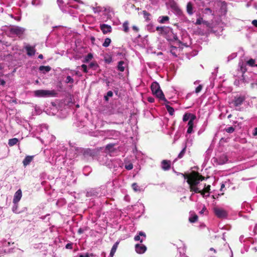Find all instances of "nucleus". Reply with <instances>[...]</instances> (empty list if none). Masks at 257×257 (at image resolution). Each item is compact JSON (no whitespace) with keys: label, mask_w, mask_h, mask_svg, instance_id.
Here are the masks:
<instances>
[{"label":"nucleus","mask_w":257,"mask_h":257,"mask_svg":"<svg viewBox=\"0 0 257 257\" xmlns=\"http://www.w3.org/2000/svg\"><path fill=\"white\" fill-rule=\"evenodd\" d=\"M81 67L84 72L87 73L88 72L87 66L85 64H82Z\"/></svg>","instance_id":"nucleus-56"},{"label":"nucleus","mask_w":257,"mask_h":257,"mask_svg":"<svg viewBox=\"0 0 257 257\" xmlns=\"http://www.w3.org/2000/svg\"><path fill=\"white\" fill-rule=\"evenodd\" d=\"M72 245H73L72 243H68L67 244H66L65 247L67 249H71L72 248Z\"/></svg>","instance_id":"nucleus-58"},{"label":"nucleus","mask_w":257,"mask_h":257,"mask_svg":"<svg viewBox=\"0 0 257 257\" xmlns=\"http://www.w3.org/2000/svg\"><path fill=\"white\" fill-rule=\"evenodd\" d=\"M25 49L27 51V54L29 56H32L35 55L36 50L34 47L27 45L25 47Z\"/></svg>","instance_id":"nucleus-25"},{"label":"nucleus","mask_w":257,"mask_h":257,"mask_svg":"<svg viewBox=\"0 0 257 257\" xmlns=\"http://www.w3.org/2000/svg\"><path fill=\"white\" fill-rule=\"evenodd\" d=\"M113 147V144H108L106 146L105 149L107 150L110 151Z\"/></svg>","instance_id":"nucleus-57"},{"label":"nucleus","mask_w":257,"mask_h":257,"mask_svg":"<svg viewBox=\"0 0 257 257\" xmlns=\"http://www.w3.org/2000/svg\"><path fill=\"white\" fill-rule=\"evenodd\" d=\"M55 140V137L52 135L48 134V136L45 138L44 139H40V140L43 144H45V145H47L50 144Z\"/></svg>","instance_id":"nucleus-16"},{"label":"nucleus","mask_w":257,"mask_h":257,"mask_svg":"<svg viewBox=\"0 0 257 257\" xmlns=\"http://www.w3.org/2000/svg\"><path fill=\"white\" fill-rule=\"evenodd\" d=\"M203 22V19L202 18H198L196 21L195 24L196 25H200Z\"/></svg>","instance_id":"nucleus-54"},{"label":"nucleus","mask_w":257,"mask_h":257,"mask_svg":"<svg viewBox=\"0 0 257 257\" xmlns=\"http://www.w3.org/2000/svg\"><path fill=\"white\" fill-rule=\"evenodd\" d=\"M186 146L185 145L184 146V147L183 148V149L182 150V151L180 152V153L179 154V155L178 156V159H181L184 156V155L185 153V152H186Z\"/></svg>","instance_id":"nucleus-50"},{"label":"nucleus","mask_w":257,"mask_h":257,"mask_svg":"<svg viewBox=\"0 0 257 257\" xmlns=\"http://www.w3.org/2000/svg\"><path fill=\"white\" fill-rule=\"evenodd\" d=\"M146 235L143 231H139L138 234L135 236L134 239L135 241H139L142 242L146 239Z\"/></svg>","instance_id":"nucleus-20"},{"label":"nucleus","mask_w":257,"mask_h":257,"mask_svg":"<svg viewBox=\"0 0 257 257\" xmlns=\"http://www.w3.org/2000/svg\"><path fill=\"white\" fill-rule=\"evenodd\" d=\"M132 187L135 192H140L143 191V188L139 186L136 183H133Z\"/></svg>","instance_id":"nucleus-36"},{"label":"nucleus","mask_w":257,"mask_h":257,"mask_svg":"<svg viewBox=\"0 0 257 257\" xmlns=\"http://www.w3.org/2000/svg\"><path fill=\"white\" fill-rule=\"evenodd\" d=\"M19 142V140L17 138H13L9 140L8 144L10 146H13L16 145Z\"/></svg>","instance_id":"nucleus-42"},{"label":"nucleus","mask_w":257,"mask_h":257,"mask_svg":"<svg viewBox=\"0 0 257 257\" xmlns=\"http://www.w3.org/2000/svg\"><path fill=\"white\" fill-rule=\"evenodd\" d=\"M57 2L59 8L62 12L64 13H68L71 15L74 16V14H75V10L72 8L76 9L77 8L78 6L74 5L72 6L68 4L66 5H63L64 3L63 0H57Z\"/></svg>","instance_id":"nucleus-6"},{"label":"nucleus","mask_w":257,"mask_h":257,"mask_svg":"<svg viewBox=\"0 0 257 257\" xmlns=\"http://www.w3.org/2000/svg\"><path fill=\"white\" fill-rule=\"evenodd\" d=\"M125 165H124V168L127 170H132L133 168V165L132 163L131 162H126L125 161Z\"/></svg>","instance_id":"nucleus-48"},{"label":"nucleus","mask_w":257,"mask_h":257,"mask_svg":"<svg viewBox=\"0 0 257 257\" xmlns=\"http://www.w3.org/2000/svg\"><path fill=\"white\" fill-rule=\"evenodd\" d=\"M214 159L218 165H223L228 161V158L225 154H221L219 156L217 155Z\"/></svg>","instance_id":"nucleus-15"},{"label":"nucleus","mask_w":257,"mask_h":257,"mask_svg":"<svg viewBox=\"0 0 257 257\" xmlns=\"http://www.w3.org/2000/svg\"><path fill=\"white\" fill-rule=\"evenodd\" d=\"M93 58V55L91 53L88 54L84 58L83 62L87 63L90 61Z\"/></svg>","instance_id":"nucleus-46"},{"label":"nucleus","mask_w":257,"mask_h":257,"mask_svg":"<svg viewBox=\"0 0 257 257\" xmlns=\"http://www.w3.org/2000/svg\"><path fill=\"white\" fill-rule=\"evenodd\" d=\"M252 135L254 137H256L257 136V127H255L253 130V132H252Z\"/></svg>","instance_id":"nucleus-60"},{"label":"nucleus","mask_w":257,"mask_h":257,"mask_svg":"<svg viewBox=\"0 0 257 257\" xmlns=\"http://www.w3.org/2000/svg\"><path fill=\"white\" fill-rule=\"evenodd\" d=\"M225 131L228 133H232L234 131V128L232 126H229L225 128Z\"/></svg>","instance_id":"nucleus-52"},{"label":"nucleus","mask_w":257,"mask_h":257,"mask_svg":"<svg viewBox=\"0 0 257 257\" xmlns=\"http://www.w3.org/2000/svg\"><path fill=\"white\" fill-rule=\"evenodd\" d=\"M101 188L91 189L89 191H87L86 193V196L92 197H100L103 194L102 192H101Z\"/></svg>","instance_id":"nucleus-12"},{"label":"nucleus","mask_w":257,"mask_h":257,"mask_svg":"<svg viewBox=\"0 0 257 257\" xmlns=\"http://www.w3.org/2000/svg\"><path fill=\"white\" fill-rule=\"evenodd\" d=\"M215 28H213L212 30V32L215 34L217 36H220L222 34L223 29L220 28L219 30H215Z\"/></svg>","instance_id":"nucleus-44"},{"label":"nucleus","mask_w":257,"mask_h":257,"mask_svg":"<svg viewBox=\"0 0 257 257\" xmlns=\"http://www.w3.org/2000/svg\"><path fill=\"white\" fill-rule=\"evenodd\" d=\"M98 160L100 163L103 165H105L109 168H122L123 164L119 159H113L109 160L107 156L101 155L99 157Z\"/></svg>","instance_id":"nucleus-5"},{"label":"nucleus","mask_w":257,"mask_h":257,"mask_svg":"<svg viewBox=\"0 0 257 257\" xmlns=\"http://www.w3.org/2000/svg\"><path fill=\"white\" fill-rule=\"evenodd\" d=\"M106 134L109 139H116L119 136L120 133L115 130H109L107 131Z\"/></svg>","instance_id":"nucleus-17"},{"label":"nucleus","mask_w":257,"mask_h":257,"mask_svg":"<svg viewBox=\"0 0 257 257\" xmlns=\"http://www.w3.org/2000/svg\"><path fill=\"white\" fill-rule=\"evenodd\" d=\"M198 219L197 215L194 213H190V217L189 218V221L191 223L195 222Z\"/></svg>","instance_id":"nucleus-35"},{"label":"nucleus","mask_w":257,"mask_h":257,"mask_svg":"<svg viewBox=\"0 0 257 257\" xmlns=\"http://www.w3.org/2000/svg\"><path fill=\"white\" fill-rule=\"evenodd\" d=\"M89 67L93 70H96L99 67L98 64L96 62H91L89 64Z\"/></svg>","instance_id":"nucleus-43"},{"label":"nucleus","mask_w":257,"mask_h":257,"mask_svg":"<svg viewBox=\"0 0 257 257\" xmlns=\"http://www.w3.org/2000/svg\"><path fill=\"white\" fill-rule=\"evenodd\" d=\"M66 73L67 74V76L65 80V82L67 84H73L74 82V80L72 78V76L77 74V72L74 70H68V72H66Z\"/></svg>","instance_id":"nucleus-14"},{"label":"nucleus","mask_w":257,"mask_h":257,"mask_svg":"<svg viewBox=\"0 0 257 257\" xmlns=\"http://www.w3.org/2000/svg\"><path fill=\"white\" fill-rule=\"evenodd\" d=\"M68 145L70 147V150L73 152V155H69L70 160L81 159L88 161L92 159L95 156V152L94 150L79 148L75 146L74 143H69Z\"/></svg>","instance_id":"nucleus-3"},{"label":"nucleus","mask_w":257,"mask_h":257,"mask_svg":"<svg viewBox=\"0 0 257 257\" xmlns=\"http://www.w3.org/2000/svg\"><path fill=\"white\" fill-rule=\"evenodd\" d=\"M196 116L195 115L190 113H185L183 117V121H187L188 120L192 119V122H194V119H195Z\"/></svg>","instance_id":"nucleus-26"},{"label":"nucleus","mask_w":257,"mask_h":257,"mask_svg":"<svg viewBox=\"0 0 257 257\" xmlns=\"http://www.w3.org/2000/svg\"><path fill=\"white\" fill-rule=\"evenodd\" d=\"M135 249L137 253L142 254L146 251L147 247L143 244H137L135 245Z\"/></svg>","instance_id":"nucleus-23"},{"label":"nucleus","mask_w":257,"mask_h":257,"mask_svg":"<svg viewBox=\"0 0 257 257\" xmlns=\"http://www.w3.org/2000/svg\"><path fill=\"white\" fill-rule=\"evenodd\" d=\"M104 61L107 64L111 63L112 61V57L108 54L105 55L104 56Z\"/></svg>","instance_id":"nucleus-39"},{"label":"nucleus","mask_w":257,"mask_h":257,"mask_svg":"<svg viewBox=\"0 0 257 257\" xmlns=\"http://www.w3.org/2000/svg\"><path fill=\"white\" fill-rule=\"evenodd\" d=\"M165 28V27H157L156 30L158 31L162 32Z\"/></svg>","instance_id":"nucleus-61"},{"label":"nucleus","mask_w":257,"mask_h":257,"mask_svg":"<svg viewBox=\"0 0 257 257\" xmlns=\"http://www.w3.org/2000/svg\"><path fill=\"white\" fill-rule=\"evenodd\" d=\"M79 257H89V256H88V253H86L84 254H80L79 255Z\"/></svg>","instance_id":"nucleus-64"},{"label":"nucleus","mask_w":257,"mask_h":257,"mask_svg":"<svg viewBox=\"0 0 257 257\" xmlns=\"http://www.w3.org/2000/svg\"><path fill=\"white\" fill-rule=\"evenodd\" d=\"M255 60L252 59H249L247 63L240 61L238 63V67L236 70V74H234L235 80L234 84L237 86H241L242 84L248 83L251 79L255 77V74L246 71V65L253 66Z\"/></svg>","instance_id":"nucleus-1"},{"label":"nucleus","mask_w":257,"mask_h":257,"mask_svg":"<svg viewBox=\"0 0 257 257\" xmlns=\"http://www.w3.org/2000/svg\"><path fill=\"white\" fill-rule=\"evenodd\" d=\"M256 230H257V224H255V226L253 227V231H252L253 235L256 234Z\"/></svg>","instance_id":"nucleus-62"},{"label":"nucleus","mask_w":257,"mask_h":257,"mask_svg":"<svg viewBox=\"0 0 257 257\" xmlns=\"http://www.w3.org/2000/svg\"><path fill=\"white\" fill-rule=\"evenodd\" d=\"M173 10L174 11L175 14L177 16H181L183 15V13L182 11L177 6L173 7Z\"/></svg>","instance_id":"nucleus-34"},{"label":"nucleus","mask_w":257,"mask_h":257,"mask_svg":"<svg viewBox=\"0 0 257 257\" xmlns=\"http://www.w3.org/2000/svg\"><path fill=\"white\" fill-rule=\"evenodd\" d=\"M34 156H26L23 161V165L26 167L29 165L32 161Z\"/></svg>","instance_id":"nucleus-28"},{"label":"nucleus","mask_w":257,"mask_h":257,"mask_svg":"<svg viewBox=\"0 0 257 257\" xmlns=\"http://www.w3.org/2000/svg\"><path fill=\"white\" fill-rule=\"evenodd\" d=\"M202 188V191L204 192L205 194V196H203V197H207L209 196V190H210V185H208L207 187H206V184H204V185L203 186H201V187Z\"/></svg>","instance_id":"nucleus-32"},{"label":"nucleus","mask_w":257,"mask_h":257,"mask_svg":"<svg viewBox=\"0 0 257 257\" xmlns=\"http://www.w3.org/2000/svg\"><path fill=\"white\" fill-rule=\"evenodd\" d=\"M194 125V122H192V119L189 120V121L188 122V129H187V133L188 134H191L193 132V127Z\"/></svg>","instance_id":"nucleus-37"},{"label":"nucleus","mask_w":257,"mask_h":257,"mask_svg":"<svg viewBox=\"0 0 257 257\" xmlns=\"http://www.w3.org/2000/svg\"><path fill=\"white\" fill-rule=\"evenodd\" d=\"M33 94L37 97H49L54 96L56 93L54 90L40 89L33 91Z\"/></svg>","instance_id":"nucleus-8"},{"label":"nucleus","mask_w":257,"mask_h":257,"mask_svg":"<svg viewBox=\"0 0 257 257\" xmlns=\"http://www.w3.org/2000/svg\"><path fill=\"white\" fill-rule=\"evenodd\" d=\"M14 244V242H12L11 240H3L2 241V246H0V250L2 252H11L12 251L13 247L8 248V247L13 245Z\"/></svg>","instance_id":"nucleus-9"},{"label":"nucleus","mask_w":257,"mask_h":257,"mask_svg":"<svg viewBox=\"0 0 257 257\" xmlns=\"http://www.w3.org/2000/svg\"><path fill=\"white\" fill-rule=\"evenodd\" d=\"M19 204L18 203H13V206L12 207V211L13 212L15 213H20L23 211L20 210L18 207Z\"/></svg>","instance_id":"nucleus-38"},{"label":"nucleus","mask_w":257,"mask_h":257,"mask_svg":"<svg viewBox=\"0 0 257 257\" xmlns=\"http://www.w3.org/2000/svg\"><path fill=\"white\" fill-rule=\"evenodd\" d=\"M102 9H104L103 11L106 13H108L110 12V8H101L100 7L93 8V11L95 13H99L101 11H102Z\"/></svg>","instance_id":"nucleus-29"},{"label":"nucleus","mask_w":257,"mask_h":257,"mask_svg":"<svg viewBox=\"0 0 257 257\" xmlns=\"http://www.w3.org/2000/svg\"><path fill=\"white\" fill-rule=\"evenodd\" d=\"M207 212V210L206 207L204 205H203L202 209L199 212V213L200 214H204L205 213V212Z\"/></svg>","instance_id":"nucleus-53"},{"label":"nucleus","mask_w":257,"mask_h":257,"mask_svg":"<svg viewBox=\"0 0 257 257\" xmlns=\"http://www.w3.org/2000/svg\"><path fill=\"white\" fill-rule=\"evenodd\" d=\"M166 108L169 114L171 115H173L174 114V109L172 107L167 105H166Z\"/></svg>","instance_id":"nucleus-49"},{"label":"nucleus","mask_w":257,"mask_h":257,"mask_svg":"<svg viewBox=\"0 0 257 257\" xmlns=\"http://www.w3.org/2000/svg\"><path fill=\"white\" fill-rule=\"evenodd\" d=\"M182 51L180 47H177L174 46H171L170 47V52L172 55L175 57H177Z\"/></svg>","instance_id":"nucleus-19"},{"label":"nucleus","mask_w":257,"mask_h":257,"mask_svg":"<svg viewBox=\"0 0 257 257\" xmlns=\"http://www.w3.org/2000/svg\"><path fill=\"white\" fill-rule=\"evenodd\" d=\"M100 29L103 34H107L108 33L111 32L112 31L111 27L110 25L105 24H100Z\"/></svg>","instance_id":"nucleus-18"},{"label":"nucleus","mask_w":257,"mask_h":257,"mask_svg":"<svg viewBox=\"0 0 257 257\" xmlns=\"http://www.w3.org/2000/svg\"><path fill=\"white\" fill-rule=\"evenodd\" d=\"M169 21V17L167 16H160L158 19V22L161 24H168Z\"/></svg>","instance_id":"nucleus-27"},{"label":"nucleus","mask_w":257,"mask_h":257,"mask_svg":"<svg viewBox=\"0 0 257 257\" xmlns=\"http://www.w3.org/2000/svg\"><path fill=\"white\" fill-rule=\"evenodd\" d=\"M171 162L166 160H163L161 162V168L163 170L167 171L170 169Z\"/></svg>","instance_id":"nucleus-24"},{"label":"nucleus","mask_w":257,"mask_h":257,"mask_svg":"<svg viewBox=\"0 0 257 257\" xmlns=\"http://www.w3.org/2000/svg\"><path fill=\"white\" fill-rule=\"evenodd\" d=\"M67 145H65L63 143H59L56 147L53 149L52 152L54 154L53 158H55L56 163L57 165H61V163L63 166H65V164L68 159H69V155H73V152L70 150V147H69V151H67L68 147L66 146Z\"/></svg>","instance_id":"nucleus-2"},{"label":"nucleus","mask_w":257,"mask_h":257,"mask_svg":"<svg viewBox=\"0 0 257 257\" xmlns=\"http://www.w3.org/2000/svg\"><path fill=\"white\" fill-rule=\"evenodd\" d=\"M245 99V97L244 95H237L234 97L232 103L234 106L238 107L243 103Z\"/></svg>","instance_id":"nucleus-13"},{"label":"nucleus","mask_w":257,"mask_h":257,"mask_svg":"<svg viewBox=\"0 0 257 257\" xmlns=\"http://www.w3.org/2000/svg\"><path fill=\"white\" fill-rule=\"evenodd\" d=\"M51 69V68L49 66H40L39 68V71L44 74L49 72Z\"/></svg>","instance_id":"nucleus-30"},{"label":"nucleus","mask_w":257,"mask_h":257,"mask_svg":"<svg viewBox=\"0 0 257 257\" xmlns=\"http://www.w3.org/2000/svg\"><path fill=\"white\" fill-rule=\"evenodd\" d=\"M22 197V190L20 189H19L16 192V193L14 194L13 200V203H19V202L20 201Z\"/></svg>","instance_id":"nucleus-21"},{"label":"nucleus","mask_w":257,"mask_h":257,"mask_svg":"<svg viewBox=\"0 0 257 257\" xmlns=\"http://www.w3.org/2000/svg\"><path fill=\"white\" fill-rule=\"evenodd\" d=\"M25 31V28L19 26H15L11 29L12 34L17 35L21 39L24 37Z\"/></svg>","instance_id":"nucleus-11"},{"label":"nucleus","mask_w":257,"mask_h":257,"mask_svg":"<svg viewBox=\"0 0 257 257\" xmlns=\"http://www.w3.org/2000/svg\"><path fill=\"white\" fill-rule=\"evenodd\" d=\"M213 212L216 216L219 218L224 219L226 218L228 215V212L224 209L219 207H215L213 208Z\"/></svg>","instance_id":"nucleus-10"},{"label":"nucleus","mask_w":257,"mask_h":257,"mask_svg":"<svg viewBox=\"0 0 257 257\" xmlns=\"http://www.w3.org/2000/svg\"><path fill=\"white\" fill-rule=\"evenodd\" d=\"M186 11L189 16H192L195 12V9L191 2H189L186 6Z\"/></svg>","instance_id":"nucleus-22"},{"label":"nucleus","mask_w":257,"mask_h":257,"mask_svg":"<svg viewBox=\"0 0 257 257\" xmlns=\"http://www.w3.org/2000/svg\"><path fill=\"white\" fill-rule=\"evenodd\" d=\"M251 24L257 28V20H254L252 21Z\"/></svg>","instance_id":"nucleus-63"},{"label":"nucleus","mask_w":257,"mask_h":257,"mask_svg":"<svg viewBox=\"0 0 257 257\" xmlns=\"http://www.w3.org/2000/svg\"><path fill=\"white\" fill-rule=\"evenodd\" d=\"M179 138H180L179 135H178V134H175V135L174 136V137L173 143H175L176 142V141H177L179 139Z\"/></svg>","instance_id":"nucleus-59"},{"label":"nucleus","mask_w":257,"mask_h":257,"mask_svg":"<svg viewBox=\"0 0 257 257\" xmlns=\"http://www.w3.org/2000/svg\"><path fill=\"white\" fill-rule=\"evenodd\" d=\"M124 62L123 61H120L118 63L117 69L123 72L124 71Z\"/></svg>","instance_id":"nucleus-40"},{"label":"nucleus","mask_w":257,"mask_h":257,"mask_svg":"<svg viewBox=\"0 0 257 257\" xmlns=\"http://www.w3.org/2000/svg\"><path fill=\"white\" fill-rule=\"evenodd\" d=\"M202 87L203 86L202 85H199V86H198L195 89V92L196 93H198L199 92H200L202 90Z\"/></svg>","instance_id":"nucleus-55"},{"label":"nucleus","mask_w":257,"mask_h":257,"mask_svg":"<svg viewBox=\"0 0 257 257\" xmlns=\"http://www.w3.org/2000/svg\"><path fill=\"white\" fill-rule=\"evenodd\" d=\"M144 18L146 21H150L151 20V14L147 12L146 11H144L143 12Z\"/></svg>","instance_id":"nucleus-41"},{"label":"nucleus","mask_w":257,"mask_h":257,"mask_svg":"<svg viewBox=\"0 0 257 257\" xmlns=\"http://www.w3.org/2000/svg\"><path fill=\"white\" fill-rule=\"evenodd\" d=\"M128 25L129 23L127 21H125L122 24L123 30L125 33H127L129 31Z\"/></svg>","instance_id":"nucleus-45"},{"label":"nucleus","mask_w":257,"mask_h":257,"mask_svg":"<svg viewBox=\"0 0 257 257\" xmlns=\"http://www.w3.org/2000/svg\"><path fill=\"white\" fill-rule=\"evenodd\" d=\"M241 207H242V209L244 210L245 211H246L248 212H249L251 210H252V209L250 205L245 202H243L242 204Z\"/></svg>","instance_id":"nucleus-31"},{"label":"nucleus","mask_w":257,"mask_h":257,"mask_svg":"<svg viewBox=\"0 0 257 257\" xmlns=\"http://www.w3.org/2000/svg\"><path fill=\"white\" fill-rule=\"evenodd\" d=\"M119 241H117L112 246V248H111V249L110 250V256L112 257L116 250V249L118 247V245L119 244Z\"/></svg>","instance_id":"nucleus-33"},{"label":"nucleus","mask_w":257,"mask_h":257,"mask_svg":"<svg viewBox=\"0 0 257 257\" xmlns=\"http://www.w3.org/2000/svg\"><path fill=\"white\" fill-rule=\"evenodd\" d=\"M237 56V53H233L231 54L230 55H229L227 57V62H229L234 58H235Z\"/></svg>","instance_id":"nucleus-51"},{"label":"nucleus","mask_w":257,"mask_h":257,"mask_svg":"<svg viewBox=\"0 0 257 257\" xmlns=\"http://www.w3.org/2000/svg\"><path fill=\"white\" fill-rule=\"evenodd\" d=\"M182 175L185 179H187V182L190 186L191 191L196 193H200L202 196H205V193L202 191V188L201 187V185H199L200 181V179L199 178L193 176L189 178L187 176L184 174Z\"/></svg>","instance_id":"nucleus-4"},{"label":"nucleus","mask_w":257,"mask_h":257,"mask_svg":"<svg viewBox=\"0 0 257 257\" xmlns=\"http://www.w3.org/2000/svg\"><path fill=\"white\" fill-rule=\"evenodd\" d=\"M151 88L153 93L155 94L160 99L167 101L165 96L160 89V85L157 82H154L152 83Z\"/></svg>","instance_id":"nucleus-7"},{"label":"nucleus","mask_w":257,"mask_h":257,"mask_svg":"<svg viewBox=\"0 0 257 257\" xmlns=\"http://www.w3.org/2000/svg\"><path fill=\"white\" fill-rule=\"evenodd\" d=\"M111 40L109 38H106L104 42L102 44V46L104 47H107L109 46L110 44L111 43Z\"/></svg>","instance_id":"nucleus-47"}]
</instances>
